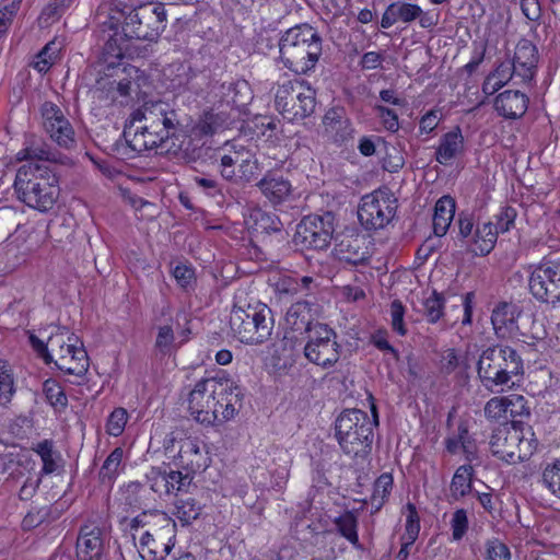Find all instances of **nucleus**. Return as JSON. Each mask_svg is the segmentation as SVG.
<instances>
[{
    "label": "nucleus",
    "mask_w": 560,
    "mask_h": 560,
    "mask_svg": "<svg viewBox=\"0 0 560 560\" xmlns=\"http://www.w3.org/2000/svg\"><path fill=\"white\" fill-rule=\"evenodd\" d=\"M323 51V39L307 23L287 30L279 40L280 60L283 66L296 74L312 71Z\"/></svg>",
    "instance_id": "nucleus-1"
},
{
    "label": "nucleus",
    "mask_w": 560,
    "mask_h": 560,
    "mask_svg": "<svg viewBox=\"0 0 560 560\" xmlns=\"http://www.w3.org/2000/svg\"><path fill=\"white\" fill-rule=\"evenodd\" d=\"M477 372L482 386L499 394L515 386L514 378L523 375L524 363L515 349L497 345L482 351L477 362Z\"/></svg>",
    "instance_id": "nucleus-2"
},
{
    "label": "nucleus",
    "mask_w": 560,
    "mask_h": 560,
    "mask_svg": "<svg viewBox=\"0 0 560 560\" xmlns=\"http://www.w3.org/2000/svg\"><path fill=\"white\" fill-rule=\"evenodd\" d=\"M14 189L21 201L40 212L50 210L59 196L57 176L39 163H27L18 170Z\"/></svg>",
    "instance_id": "nucleus-3"
},
{
    "label": "nucleus",
    "mask_w": 560,
    "mask_h": 560,
    "mask_svg": "<svg viewBox=\"0 0 560 560\" xmlns=\"http://www.w3.org/2000/svg\"><path fill=\"white\" fill-rule=\"evenodd\" d=\"M30 343L37 354L49 364L70 375L83 376L89 370V357L83 346H77L78 339L67 331L51 335L45 343L34 334H31Z\"/></svg>",
    "instance_id": "nucleus-4"
},
{
    "label": "nucleus",
    "mask_w": 560,
    "mask_h": 560,
    "mask_svg": "<svg viewBox=\"0 0 560 560\" xmlns=\"http://www.w3.org/2000/svg\"><path fill=\"white\" fill-rule=\"evenodd\" d=\"M377 418L360 409H346L335 421V438L345 455L365 459L372 450Z\"/></svg>",
    "instance_id": "nucleus-5"
},
{
    "label": "nucleus",
    "mask_w": 560,
    "mask_h": 560,
    "mask_svg": "<svg viewBox=\"0 0 560 560\" xmlns=\"http://www.w3.org/2000/svg\"><path fill=\"white\" fill-rule=\"evenodd\" d=\"M230 328L243 343L259 345L267 341L273 330L271 308L262 303L235 304L230 314Z\"/></svg>",
    "instance_id": "nucleus-6"
},
{
    "label": "nucleus",
    "mask_w": 560,
    "mask_h": 560,
    "mask_svg": "<svg viewBox=\"0 0 560 560\" xmlns=\"http://www.w3.org/2000/svg\"><path fill=\"white\" fill-rule=\"evenodd\" d=\"M121 21V31L124 36L129 39L139 40H156L166 26V10L163 4H149L131 10L125 15L110 16V26L113 28L114 21Z\"/></svg>",
    "instance_id": "nucleus-7"
},
{
    "label": "nucleus",
    "mask_w": 560,
    "mask_h": 560,
    "mask_svg": "<svg viewBox=\"0 0 560 560\" xmlns=\"http://www.w3.org/2000/svg\"><path fill=\"white\" fill-rule=\"evenodd\" d=\"M275 104L284 118L304 119L315 112L316 93L304 80L288 81L278 86Z\"/></svg>",
    "instance_id": "nucleus-8"
},
{
    "label": "nucleus",
    "mask_w": 560,
    "mask_h": 560,
    "mask_svg": "<svg viewBox=\"0 0 560 560\" xmlns=\"http://www.w3.org/2000/svg\"><path fill=\"white\" fill-rule=\"evenodd\" d=\"M489 444L492 454L509 464L527 459L536 450V442L525 436L520 421L495 429Z\"/></svg>",
    "instance_id": "nucleus-9"
},
{
    "label": "nucleus",
    "mask_w": 560,
    "mask_h": 560,
    "mask_svg": "<svg viewBox=\"0 0 560 560\" xmlns=\"http://www.w3.org/2000/svg\"><path fill=\"white\" fill-rule=\"evenodd\" d=\"M303 353L306 360L315 365L323 369L334 366L341 354L336 331L327 324L315 325L312 332L306 336Z\"/></svg>",
    "instance_id": "nucleus-10"
},
{
    "label": "nucleus",
    "mask_w": 560,
    "mask_h": 560,
    "mask_svg": "<svg viewBox=\"0 0 560 560\" xmlns=\"http://www.w3.org/2000/svg\"><path fill=\"white\" fill-rule=\"evenodd\" d=\"M226 382L217 378H203L196 383L189 394L188 409L196 421L202 424H215L218 415L215 395L222 396L226 390Z\"/></svg>",
    "instance_id": "nucleus-11"
},
{
    "label": "nucleus",
    "mask_w": 560,
    "mask_h": 560,
    "mask_svg": "<svg viewBox=\"0 0 560 560\" xmlns=\"http://www.w3.org/2000/svg\"><path fill=\"white\" fill-rule=\"evenodd\" d=\"M335 232V215L331 212L310 214L298 224L294 243L303 248L326 249Z\"/></svg>",
    "instance_id": "nucleus-12"
},
{
    "label": "nucleus",
    "mask_w": 560,
    "mask_h": 560,
    "mask_svg": "<svg viewBox=\"0 0 560 560\" xmlns=\"http://www.w3.org/2000/svg\"><path fill=\"white\" fill-rule=\"evenodd\" d=\"M129 117L132 121L144 124L155 131H167V138L175 137L184 128V121L178 112L163 101L145 102Z\"/></svg>",
    "instance_id": "nucleus-13"
},
{
    "label": "nucleus",
    "mask_w": 560,
    "mask_h": 560,
    "mask_svg": "<svg viewBox=\"0 0 560 560\" xmlns=\"http://www.w3.org/2000/svg\"><path fill=\"white\" fill-rule=\"evenodd\" d=\"M125 142H117V153L121 159H131L135 154L144 153L156 149L167 140V131H155L144 124L132 121L128 118L122 132Z\"/></svg>",
    "instance_id": "nucleus-14"
},
{
    "label": "nucleus",
    "mask_w": 560,
    "mask_h": 560,
    "mask_svg": "<svg viewBox=\"0 0 560 560\" xmlns=\"http://www.w3.org/2000/svg\"><path fill=\"white\" fill-rule=\"evenodd\" d=\"M396 199L383 190H375L361 199L358 218L366 230L385 228L396 212Z\"/></svg>",
    "instance_id": "nucleus-15"
},
{
    "label": "nucleus",
    "mask_w": 560,
    "mask_h": 560,
    "mask_svg": "<svg viewBox=\"0 0 560 560\" xmlns=\"http://www.w3.org/2000/svg\"><path fill=\"white\" fill-rule=\"evenodd\" d=\"M533 296L544 303H560V261L545 260L535 266L528 280Z\"/></svg>",
    "instance_id": "nucleus-16"
},
{
    "label": "nucleus",
    "mask_w": 560,
    "mask_h": 560,
    "mask_svg": "<svg viewBox=\"0 0 560 560\" xmlns=\"http://www.w3.org/2000/svg\"><path fill=\"white\" fill-rule=\"evenodd\" d=\"M42 117L44 129L54 142L66 150L75 147L73 127L56 104L45 102L42 106Z\"/></svg>",
    "instance_id": "nucleus-17"
},
{
    "label": "nucleus",
    "mask_w": 560,
    "mask_h": 560,
    "mask_svg": "<svg viewBox=\"0 0 560 560\" xmlns=\"http://www.w3.org/2000/svg\"><path fill=\"white\" fill-rule=\"evenodd\" d=\"M145 480L150 489L162 497L188 492L192 476L173 470L168 466H161L151 467L145 474Z\"/></svg>",
    "instance_id": "nucleus-18"
},
{
    "label": "nucleus",
    "mask_w": 560,
    "mask_h": 560,
    "mask_svg": "<svg viewBox=\"0 0 560 560\" xmlns=\"http://www.w3.org/2000/svg\"><path fill=\"white\" fill-rule=\"evenodd\" d=\"M320 313L322 307L317 303L308 300L296 301L287 310L285 327L293 332L306 334L307 336L315 325H324L318 322Z\"/></svg>",
    "instance_id": "nucleus-19"
},
{
    "label": "nucleus",
    "mask_w": 560,
    "mask_h": 560,
    "mask_svg": "<svg viewBox=\"0 0 560 560\" xmlns=\"http://www.w3.org/2000/svg\"><path fill=\"white\" fill-rule=\"evenodd\" d=\"M334 256L347 264L365 265L371 258L368 240L359 233L340 234L336 237Z\"/></svg>",
    "instance_id": "nucleus-20"
},
{
    "label": "nucleus",
    "mask_w": 560,
    "mask_h": 560,
    "mask_svg": "<svg viewBox=\"0 0 560 560\" xmlns=\"http://www.w3.org/2000/svg\"><path fill=\"white\" fill-rule=\"evenodd\" d=\"M538 58L536 46L528 39H521L515 47L511 65L514 78H518L524 84L532 83L536 74Z\"/></svg>",
    "instance_id": "nucleus-21"
},
{
    "label": "nucleus",
    "mask_w": 560,
    "mask_h": 560,
    "mask_svg": "<svg viewBox=\"0 0 560 560\" xmlns=\"http://www.w3.org/2000/svg\"><path fill=\"white\" fill-rule=\"evenodd\" d=\"M105 552V536L98 526L84 525L77 539L78 560H102Z\"/></svg>",
    "instance_id": "nucleus-22"
},
{
    "label": "nucleus",
    "mask_w": 560,
    "mask_h": 560,
    "mask_svg": "<svg viewBox=\"0 0 560 560\" xmlns=\"http://www.w3.org/2000/svg\"><path fill=\"white\" fill-rule=\"evenodd\" d=\"M178 463L187 470L186 474H196L206 470L211 463V458L202 445L196 439L187 438L180 441L178 451Z\"/></svg>",
    "instance_id": "nucleus-23"
},
{
    "label": "nucleus",
    "mask_w": 560,
    "mask_h": 560,
    "mask_svg": "<svg viewBox=\"0 0 560 560\" xmlns=\"http://www.w3.org/2000/svg\"><path fill=\"white\" fill-rule=\"evenodd\" d=\"M170 535L166 534V529L143 530L140 533L139 542L136 545L139 556L143 560H164L173 547L165 541Z\"/></svg>",
    "instance_id": "nucleus-24"
},
{
    "label": "nucleus",
    "mask_w": 560,
    "mask_h": 560,
    "mask_svg": "<svg viewBox=\"0 0 560 560\" xmlns=\"http://www.w3.org/2000/svg\"><path fill=\"white\" fill-rule=\"evenodd\" d=\"M326 136L335 143H345L352 139L354 129L343 107L329 108L323 117Z\"/></svg>",
    "instance_id": "nucleus-25"
},
{
    "label": "nucleus",
    "mask_w": 560,
    "mask_h": 560,
    "mask_svg": "<svg viewBox=\"0 0 560 560\" xmlns=\"http://www.w3.org/2000/svg\"><path fill=\"white\" fill-rule=\"evenodd\" d=\"M19 161H30L28 163L51 162L57 164H67L69 158L51 148L43 139L32 137L25 142V147L16 154Z\"/></svg>",
    "instance_id": "nucleus-26"
},
{
    "label": "nucleus",
    "mask_w": 560,
    "mask_h": 560,
    "mask_svg": "<svg viewBox=\"0 0 560 560\" xmlns=\"http://www.w3.org/2000/svg\"><path fill=\"white\" fill-rule=\"evenodd\" d=\"M522 314V308L512 302H500L493 308L491 323L499 337L516 336L520 331L517 319Z\"/></svg>",
    "instance_id": "nucleus-27"
},
{
    "label": "nucleus",
    "mask_w": 560,
    "mask_h": 560,
    "mask_svg": "<svg viewBox=\"0 0 560 560\" xmlns=\"http://www.w3.org/2000/svg\"><path fill=\"white\" fill-rule=\"evenodd\" d=\"M174 526L172 518L158 510L143 511L130 521L131 536L135 541L139 540V535L143 530L166 529V534H172Z\"/></svg>",
    "instance_id": "nucleus-28"
},
{
    "label": "nucleus",
    "mask_w": 560,
    "mask_h": 560,
    "mask_svg": "<svg viewBox=\"0 0 560 560\" xmlns=\"http://www.w3.org/2000/svg\"><path fill=\"white\" fill-rule=\"evenodd\" d=\"M257 187L272 205L288 200L293 190L291 182L283 174L272 171L264 175Z\"/></svg>",
    "instance_id": "nucleus-29"
},
{
    "label": "nucleus",
    "mask_w": 560,
    "mask_h": 560,
    "mask_svg": "<svg viewBox=\"0 0 560 560\" xmlns=\"http://www.w3.org/2000/svg\"><path fill=\"white\" fill-rule=\"evenodd\" d=\"M528 96L520 91L508 90L500 93L494 100V108L504 118L515 119L522 117L528 107Z\"/></svg>",
    "instance_id": "nucleus-30"
},
{
    "label": "nucleus",
    "mask_w": 560,
    "mask_h": 560,
    "mask_svg": "<svg viewBox=\"0 0 560 560\" xmlns=\"http://www.w3.org/2000/svg\"><path fill=\"white\" fill-rule=\"evenodd\" d=\"M221 382H226L229 386H226L225 393L222 396L215 395L214 401H217L218 409L215 415H218L217 423H224L236 415L237 410L241 408V400L243 397V393L241 388L235 385V383L231 380H220Z\"/></svg>",
    "instance_id": "nucleus-31"
},
{
    "label": "nucleus",
    "mask_w": 560,
    "mask_h": 560,
    "mask_svg": "<svg viewBox=\"0 0 560 560\" xmlns=\"http://www.w3.org/2000/svg\"><path fill=\"white\" fill-rule=\"evenodd\" d=\"M164 77L170 81L168 89L180 93L189 90L197 92L199 86L194 83L197 72L187 63H172L164 69Z\"/></svg>",
    "instance_id": "nucleus-32"
},
{
    "label": "nucleus",
    "mask_w": 560,
    "mask_h": 560,
    "mask_svg": "<svg viewBox=\"0 0 560 560\" xmlns=\"http://www.w3.org/2000/svg\"><path fill=\"white\" fill-rule=\"evenodd\" d=\"M463 153L464 137L460 128L457 126L441 137L435 150V160L442 165H447Z\"/></svg>",
    "instance_id": "nucleus-33"
},
{
    "label": "nucleus",
    "mask_w": 560,
    "mask_h": 560,
    "mask_svg": "<svg viewBox=\"0 0 560 560\" xmlns=\"http://www.w3.org/2000/svg\"><path fill=\"white\" fill-rule=\"evenodd\" d=\"M421 8L415 3L393 2L384 11L381 20L383 28H389L397 22L411 23L418 19Z\"/></svg>",
    "instance_id": "nucleus-34"
},
{
    "label": "nucleus",
    "mask_w": 560,
    "mask_h": 560,
    "mask_svg": "<svg viewBox=\"0 0 560 560\" xmlns=\"http://www.w3.org/2000/svg\"><path fill=\"white\" fill-rule=\"evenodd\" d=\"M456 202L451 196L441 197L434 207L433 231L436 236H444L454 219Z\"/></svg>",
    "instance_id": "nucleus-35"
},
{
    "label": "nucleus",
    "mask_w": 560,
    "mask_h": 560,
    "mask_svg": "<svg viewBox=\"0 0 560 560\" xmlns=\"http://www.w3.org/2000/svg\"><path fill=\"white\" fill-rule=\"evenodd\" d=\"M124 455L122 447H115L106 457L98 471V479L102 485L112 487L117 477L124 471Z\"/></svg>",
    "instance_id": "nucleus-36"
},
{
    "label": "nucleus",
    "mask_w": 560,
    "mask_h": 560,
    "mask_svg": "<svg viewBox=\"0 0 560 560\" xmlns=\"http://www.w3.org/2000/svg\"><path fill=\"white\" fill-rule=\"evenodd\" d=\"M499 234L493 221L478 225L472 238L475 245L472 250L475 254L481 256L488 255L493 249Z\"/></svg>",
    "instance_id": "nucleus-37"
},
{
    "label": "nucleus",
    "mask_w": 560,
    "mask_h": 560,
    "mask_svg": "<svg viewBox=\"0 0 560 560\" xmlns=\"http://www.w3.org/2000/svg\"><path fill=\"white\" fill-rule=\"evenodd\" d=\"M237 145H228L215 152V160L219 161V172L221 176L229 180L237 183Z\"/></svg>",
    "instance_id": "nucleus-38"
},
{
    "label": "nucleus",
    "mask_w": 560,
    "mask_h": 560,
    "mask_svg": "<svg viewBox=\"0 0 560 560\" xmlns=\"http://www.w3.org/2000/svg\"><path fill=\"white\" fill-rule=\"evenodd\" d=\"M474 468L470 465L459 466L453 475L450 491L455 500H459L471 492Z\"/></svg>",
    "instance_id": "nucleus-39"
},
{
    "label": "nucleus",
    "mask_w": 560,
    "mask_h": 560,
    "mask_svg": "<svg viewBox=\"0 0 560 560\" xmlns=\"http://www.w3.org/2000/svg\"><path fill=\"white\" fill-rule=\"evenodd\" d=\"M419 311L430 324H436L444 316L445 298L443 293L433 290L428 296H423Z\"/></svg>",
    "instance_id": "nucleus-40"
},
{
    "label": "nucleus",
    "mask_w": 560,
    "mask_h": 560,
    "mask_svg": "<svg viewBox=\"0 0 560 560\" xmlns=\"http://www.w3.org/2000/svg\"><path fill=\"white\" fill-rule=\"evenodd\" d=\"M514 73L511 65L502 62L493 72H491L482 84V91L485 94L492 95L503 88L512 78Z\"/></svg>",
    "instance_id": "nucleus-41"
},
{
    "label": "nucleus",
    "mask_w": 560,
    "mask_h": 560,
    "mask_svg": "<svg viewBox=\"0 0 560 560\" xmlns=\"http://www.w3.org/2000/svg\"><path fill=\"white\" fill-rule=\"evenodd\" d=\"M201 511V504L194 498L178 499L175 503L174 515L183 526H187L200 516Z\"/></svg>",
    "instance_id": "nucleus-42"
},
{
    "label": "nucleus",
    "mask_w": 560,
    "mask_h": 560,
    "mask_svg": "<svg viewBox=\"0 0 560 560\" xmlns=\"http://www.w3.org/2000/svg\"><path fill=\"white\" fill-rule=\"evenodd\" d=\"M34 451L39 455L43 467L38 476L50 475L58 470L57 459L60 458L59 453L54 451V443L49 440H44L37 444Z\"/></svg>",
    "instance_id": "nucleus-43"
},
{
    "label": "nucleus",
    "mask_w": 560,
    "mask_h": 560,
    "mask_svg": "<svg viewBox=\"0 0 560 560\" xmlns=\"http://www.w3.org/2000/svg\"><path fill=\"white\" fill-rule=\"evenodd\" d=\"M338 533L345 537L353 547L361 548L358 536V520L352 512H345L335 520Z\"/></svg>",
    "instance_id": "nucleus-44"
},
{
    "label": "nucleus",
    "mask_w": 560,
    "mask_h": 560,
    "mask_svg": "<svg viewBox=\"0 0 560 560\" xmlns=\"http://www.w3.org/2000/svg\"><path fill=\"white\" fill-rule=\"evenodd\" d=\"M470 368L467 355L459 354L455 349H447L441 358V369L451 374L453 372H465Z\"/></svg>",
    "instance_id": "nucleus-45"
},
{
    "label": "nucleus",
    "mask_w": 560,
    "mask_h": 560,
    "mask_svg": "<svg viewBox=\"0 0 560 560\" xmlns=\"http://www.w3.org/2000/svg\"><path fill=\"white\" fill-rule=\"evenodd\" d=\"M43 392L48 404L56 410H63L67 407V395L57 381L52 378L46 380L43 384Z\"/></svg>",
    "instance_id": "nucleus-46"
},
{
    "label": "nucleus",
    "mask_w": 560,
    "mask_h": 560,
    "mask_svg": "<svg viewBox=\"0 0 560 560\" xmlns=\"http://www.w3.org/2000/svg\"><path fill=\"white\" fill-rule=\"evenodd\" d=\"M128 40L126 36H124L122 31L115 30L113 34L108 35L106 43L104 45V55L107 58L121 59L125 56V52L128 49Z\"/></svg>",
    "instance_id": "nucleus-47"
},
{
    "label": "nucleus",
    "mask_w": 560,
    "mask_h": 560,
    "mask_svg": "<svg viewBox=\"0 0 560 560\" xmlns=\"http://www.w3.org/2000/svg\"><path fill=\"white\" fill-rule=\"evenodd\" d=\"M158 334L154 347L163 355L170 354L174 349L175 335L172 325L162 324L156 327Z\"/></svg>",
    "instance_id": "nucleus-48"
},
{
    "label": "nucleus",
    "mask_w": 560,
    "mask_h": 560,
    "mask_svg": "<svg viewBox=\"0 0 560 560\" xmlns=\"http://www.w3.org/2000/svg\"><path fill=\"white\" fill-rule=\"evenodd\" d=\"M485 417L490 421H505L508 419V408L504 396H495L489 399L483 408Z\"/></svg>",
    "instance_id": "nucleus-49"
},
{
    "label": "nucleus",
    "mask_w": 560,
    "mask_h": 560,
    "mask_svg": "<svg viewBox=\"0 0 560 560\" xmlns=\"http://www.w3.org/2000/svg\"><path fill=\"white\" fill-rule=\"evenodd\" d=\"M14 393L15 387L12 371L4 362L0 361V404L5 405L10 402Z\"/></svg>",
    "instance_id": "nucleus-50"
},
{
    "label": "nucleus",
    "mask_w": 560,
    "mask_h": 560,
    "mask_svg": "<svg viewBox=\"0 0 560 560\" xmlns=\"http://www.w3.org/2000/svg\"><path fill=\"white\" fill-rule=\"evenodd\" d=\"M517 211L511 206H502L493 215L494 226L499 233H506L514 228Z\"/></svg>",
    "instance_id": "nucleus-51"
},
{
    "label": "nucleus",
    "mask_w": 560,
    "mask_h": 560,
    "mask_svg": "<svg viewBox=\"0 0 560 560\" xmlns=\"http://www.w3.org/2000/svg\"><path fill=\"white\" fill-rule=\"evenodd\" d=\"M393 483L394 480L390 474H382L374 483L372 503L380 508L384 503L385 498L390 493Z\"/></svg>",
    "instance_id": "nucleus-52"
},
{
    "label": "nucleus",
    "mask_w": 560,
    "mask_h": 560,
    "mask_svg": "<svg viewBox=\"0 0 560 560\" xmlns=\"http://www.w3.org/2000/svg\"><path fill=\"white\" fill-rule=\"evenodd\" d=\"M128 421V413L125 408H115L109 415L106 422V432L112 436H119L122 434L126 423Z\"/></svg>",
    "instance_id": "nucleus-53"
},
{
    "label": "nucleus",
    "mask_w": 560,
    "mask_h": 560,
    "mask_svg": "<svg viewBox=\"0 0 560 560\" xmlns=\"http://www.w3.org/2000/svg\"><path fill=\"white\" fill-rule=\"evenodd\" d=\"M21 2L22 0H2L0 2V34L7 32L20 10Z\"/></svg>",
    "instance_id": "nucleus-54"
},
{
    "label": "nucleus",
    "mask_w": 560,
    "mask_h": 560,
    "mask_svg": "<svg viewBox=\"0 0 560 560\" xmlns=\"http://www.w3.org/2000/svg\"><path fill=\"white\" fill-rule=\"evenodd\" d=\"M504 400L508 413L511 418L514 419L516 417L529 416V407L527 406V400L524 396L512 394L510 396H504Z\"/></svg>",
    "instance_id": "nucleus-55"
},
{
    "label": "nucleus",
    "mask_w": 560,
    "mask_h": 560,
    "mask_svg": "<svg viewBox=\"0 0 560 560\" xmlns=\"http://www.w3.org/2000/svg\"><path fill=\"white\" fill-rule=\"evenodd\" d=\"M390 325L392 329L397 332L399 336L407 335V328L405 325V306L399 300H394L390 303Z\"/></svg>",
    "instance_id": "nucleus-56"
},
{
    "label": "nucleus",
    "mask_w": 560,
    "mask_h": 560,
    "mask_svg": "<svg viewBox=\"0 0 560 560\" xmlns=\"http://www.w3.org/2000/svg\"><path fill=\"white\" fill-rule=\"evenodd\" d=\"M542 481L546 487L560 499V460L545 468Z\"/></svg>",
    "instance_id": "nucleus-57"
},
{
    "label": "nucleus",
    "mask_w": 560,
    "mask_h": 560,
    "mask_svg": "<svg viewBox=\"0 0 560 560\" xmlns=\"http://www.w3.org/2000/svg\"><path fill=\"white\" fill-rule=\"evenodd\" d=\"M451 528L453 540L458 541L465 536L468 529V517L464 509H458L453 513Z\"/></svg>",
    "instance_id": "nucleus-58"
},
{
    "label": "nucleus",
    "mask_w": 560,
    "mask_h": 560,
    "mask_svg": "<svg viewBox=\"0 0 560 560\" xmlns=\"http://www.w3.org/2000/svg\"><path fill=\"white\" fill-rule=\"evenodd\" d=\"M406 536L409 537V544H413L420 532V518L417 508L412 503L407 504Z\"/></svg>",
    "instance_id": "nucleus-59"
},
{
    "label": "nucleus",
    "mask_w": 560,
    "mask_h": 560,
    "mask_svg": "<svg viewBox=\"0 0 560 560\" xmlns=\"http://www.w3.org/2000/svg\"><path fill=\"white\" fill-rule=\"evenodd\" d=\"M486 555L488 560H511L509 547L497 538L486 542Z\"/></svg>",
    "instance_id": "nucleus-60"
},
{
    "label": "nucleus",
    "mask_w": 560,
    "mask_h": 560,
    "mask_svg": "<svg viewBox=\"0 0 560 560\" xmlns=\"http://www.w3.org/2000/svg\"><path fill=\"white\" fill-rule=\"evenodd\" d=\"M195 184L198 188H200L206 195L220 199H223L222 187L220 183L213 177L206 176H195Z\"/></svg>",
    "instance_id": "nucleus-61"
},
{
    "label": "nucleus",
    "mask_w": 560,
    "mask_h": 560,
    "mask_svg": "<svg viewBox=\"0 0 560 560\" xmlns=\"http://www.w3.org/2000/svg\"><path fill=\"white\" fill-rule=\"evenodd\" d=\"M374 109L386 130L396 132L399 129L398 115L394 110L383 105H375Z\"/></svg>",
    "instance_id": "nucleus-62"
},
{
    "label": "nucleus",
    "mask_w": 560,
    "mask_h": 560,
    "mask_svg": "<svg viewBox=\"0 0 560 560\" xmlns=\"http://www.w3.org/2000/svg\"><path fill=\"white\" fill-rule=\"evenodd\" d=\"M223 120L219 114L211 112L205 113L202 119L198 124V130L202 135H213L222 125Z\"/></svg>",
    "instance_id": "nucleus-63"
},
{
    "label": "nucleus",
    "mask_w": 560,
    "mask_h": 560,
    "mask_svg": "<svg viewBox=\"0 0 560 560\" xmlns=\"http://www.w3.org/2000/svg\"><path fill=\"white\" fill-rule=\"evenodd\" d=\"M42 482L40 476H28L19 491V498L23 501L31 500Z\"/></svg>",
    "instance_id": "nucleus-64"
}]
</instances>
